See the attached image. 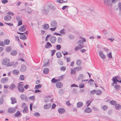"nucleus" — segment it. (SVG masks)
Listing matches in <instances>:
<instances>
[{
  "mask_svg": "<svg viewBox=\"0 0 121 121\" xmlns=\"http://www.w3.org/2000/svg\"><path fill=\"white\" fill-rule=\"evenodd\" d=\"M114 87L115 90L117 91H118L120 89V87L119 85H116L114 86Z\"/></svg>",
  "mask_w": 121,
  "mask_h": 121,
  "instance_id": "nucleus-35",
  "label": "nucleus"
},
{
  "mask_svg": "<svg viewBox=\"0 0 121 121\" xmlns=\"http://www.w3.org/2000/svg\"><path fill=\"white\" fill-rule=\"evenodd\" d=\"M17 51L15 50H14L10 52L11 54L13 56L16 55L17 54Z\"/></svg>",
  "mask_w": 121,
  "mask_h": 121,
  "instance_id": "nucleus-23",
  "label": "nucleus"
},
{
  "mask_svg": "<svg viewBox=\"0 0 121 121\" xmlns=\"http://www.w3.org/2000/svg\"><path fill=\"white\" fill-rule=\"evenodd\" d=\"M22 17L20 16H18L16 17V19L18 21L21 20Z\"/></svg>",
  "mask_w": 121,
  "mask_h": 121,
  "instance_id": "nucleus-47",
  "label": "nucleus"
},
{
  "mask_svg": "<svg viewBox=\"0 0 121 121\" xmlns=\"http://www.w3.org/2000/svg\"><path fill=\"white\" fill-rule=\"evenodd\" d=\"M65 29H63L60 31V33L61 35H64L65 34Z\"/></svg>",
  "mask_w": 121,
  "mask_h": 121,
  "instance_id": "nucleus-26",
  "label": "nucleus"
},
{
  "mask_svg": "<svg viewBox=\"0 0 121 121\" xmlns=\"http://www.w3.org/2000/svg\"><path fill=\"white\" fill-rule=\"evenodd\" d=\"M12 18V17L10 15H8L5 16L4 18V19L6 21L10 20Z\"/></svg>",
  "mask_w": 121,
  "mask_h": 121,
  "instance_id": "nucleus-8",
  "label": "nucleus"
},
{
  "mask_svg": "<svg viewBox=\"0 0 121 121\" xmlns=\"http://www.w3.org/2000/svg\"><path fill=\"white\" fill-rule=\"evenodd\" d=\"M56 87L58 88H61L63 86L62 84L60 82H57L56 84Z\"/></svg>",
  "mask_w": 121,
  "mask_h": 121,
  "instance_id": "nucleus-11",
  "label": "nucleus"
},
{
  "mask_svg": "<svg viewBox=\"0 0 121 121\" xmlns=\"http://www.w3.org/2000/svg\"><path fill=\"white\" fill-rule=\"evenodd\" d=\"M20 97L21 99L22 100H25L27 101L28 99L26 95L24 94H21L20 96Z\"/></svg>",
  "mask_w": 121,
  "mask_h": 121,
  "instance_id": "nucleus-7",
  "label": "nucleus"
},
{
  "mask_svg": "<svg viewBox=\"0 0 121 121\" xmlns=\"http://www.w3.org/2000/svg\"><path fill=\"white\" fill-rule=\"evenodd\" d=\"M99 54L100 57L103 59H104L105 58V56L103 53L102 51L99 52Z\"/></svg>",
  "mask_w": 121,
  "mask_h": 121,
  "instance_id": "nucleus-17",
  "label": "nucleus"
},
{
  "mask_svg": "<svg viewBox=\"0 0 121 121\" xmlns=\"http://www.w3.org/2000/svg\"><path fill=\"white\" fill-rule=\"evenodd\" d=\"M111 0H104V3L106 5L108 6H112V4L111 3Z\"/></svg>",
  "mask_w": 121,
  "mask_h": 121,
  "instance_id": "nucleus-5",
  "label": "nucleus"
},
{
  "mask_svg": "<svg viewBox=\"0 0 121 121\" xmlns=\"http://www.w3.org/2000/svg\"><path fill=\"white\" fill-rule=\"evenodd\" d=\"M26 66L24 65H22L21 66L20 70L21 72H23L26 71Z\"/></svg>",
  "mask_w": 121,
  "mask_h": 121,
  "instance_id": "nucleus-14",
  "label": "nucleus"
},
{
  "mask_svg": "<svg viewBox=\"0 0 121 121\" xmlns=\"http://www.w3.org/2000/svg\"><path fill=\"white\" fill-rule=\"evenodd\" d=\"M8 80V78L7 77L2 78L1 79V82L2 83H5L7 82Z\"/></svg>",
  "mask_w": 121,
  "mask_h": 121,
  "instance_id": "nucleus-10",
  "label": "nucleus"
},
{
  "mask_svg": "<svg viewBox=\"0 0 121 121\" xmlns=\"http://www.w3.org/2000/svg\"><path fill=\"white\" fill-rule=\"evenodd\" d=\"M21 115L20 112L19 111L17 112L15 114V117H20Z\"/></svg>",
  "mask_w": 121,
  "mask_h": 121,
  "instance_id": "nucleus-30",
  "label": "nucleus"
},
{
  "mask_svg": "<svg viewBox=\"0 0 121 121\" xmlns=\"http://www.w3.org/2000/svg\"><path fill=\"white\" fill-rule=\"evenodd\" d=\"M82 68V67L81 66H80L75 68L74 69H76L77 71H78L81 69Z\"/></svg>",
  "mask_w": 121,
  "mask_h": 121,
  "instance_id": "nucleus-52",
  "label": "nucleus"
},
{
  "mask_svg": "<svg viewBox=\"0 0 121 121\" xmlns=\"http://www.w3.org/2000/svg\"><path fill=\"white\" fill-rule=\"evenodd\" d=\"M76 64L78 65H80L81 63V62L80 61V60H78L76 61Z\"/></svg>",
  "mask_w": 121,
  "mask_h": 121,
  "instance_id": "nucleus-50",
  "label": "nucleus"
},
{
  "mask_svg": "<svg viewBox=\"0 0 121 121\" xmlns=\"http://www.w3.org/2000/svg\"><path fill=\"white\" fill-rule=\"evenodd\" d=\"M108 57L109 58H111L112 57L111 52H110L107 54Z\"/></svg>",
  "mask_w": 121,
  "mask_h": 121,
  "instance_id": "nucleus-53",
  "label": "nucleus"
},
{
  "mask_svg": "<svg viewBox=\"0 0 121 121\" xmlns=\"http://www.w3.org/2000/svg\"><path fill=\"white\" fill-rule=\"evenodd\" d=\"M60 69L61 71H64L66 69V68L65 67L63 66L60 67Z\"/></svg>",
  "mask_w": 121,
  "mask_h": 121,
  "instance_id": "nucleus-40",
  "label": "nucleus"
},
{
  "mask_svg": "<svg viewBox=\"0 0 121 121\" xmlns=\"http://www.w3.org/2000/svg\"><path fill=\"white\" fill-rule=\"evenodd\" d=\"M78 46L80 48H82L83 47V43L82 41L79 40L78 42Z\"/></svg>",
  "mask_w": 121,
  "mask_h": 121,
  "instance_id": "nucleus-9",
  "label": "nucleus"
},
{
  "mask_svg": "<svg viewBox=\"0 0 121 121\" xmlns=\"http://www.w3.org/2000/svg\"><path fill=\"white\" fill-rule=\"evenodd\" d=\"M26 30V26L23 25L21 26L18 29L19 31L22 32H24Z\"/></svg>",
  "mask_w": 121,
  "mask_h": 121,
  "instance_id": "nucleus-12",
  "label": "nucleus"
},
{
  "mask_svg": "<svg viewBox=\"0 0 121 121\" xmlns=\"http://www.w3.org/2000/svg\"><path fill=\"white\" fill-rule=\"evenodd\" d=\"M10 99L12 101L11 103L12 104H14L17 103V100L15 98L12 97Z\"/></svg>",
  "mask_w": 121,
  "mask_h": 121,
  "instance_id": "nucleus-21",
  "label": "nucleus"
},
{
  "mask_svg": "<svg viewBox=\"0 0 121 121\" xmlns=\"http://www.w3.org/2000/svg\"><path fill=\"white\" fill-rule=\"evenodd\" d=\"M49 27V25L47 24H45L42 26V27L43 29L46 30L48 29Z\"/></svg>",
  "mask_w": 121,
  "mask_h": 121,
  "instance_id": "nucleus-20",
  "label": "nucleus"
},
{
  "mask_svg": "<svg viewBox=\"0 0 121 121\" xmlns=\"http://www.w3.org/2000/svg\"><path fill=\"white\" fill-rule=\"evenodd\" d=\"M56 55L57 56V57L59 58L62 56L61 55V53L60 52H57L56 54Z\"/></svg>",
  "mask_w": 121,
  "mask_h": 121,
  "instance_id": "nucleus-36",
  "label": "nucleus"
},
{
  "mask_svg": "<svg viewBox=\"0 0 121 121\" xmlns=\"http://www.w3.org/2000/svg\"><path fill=\"white\" fill-rule=\"evenodd\" d=\"M50 40L52 43H55L56 40V38L55 36H52L50 38Z\"/></svg>",
  "mask_w": 121,
  "mask_h": 121,
  "instance_id": "nucleus-6",
  "label": "nucleus"
},
{
  "mask_svg": "<svg viewBox=\"0 0 121 121\" xmlns=\"http://www.w3.org/2000/svg\"><path fill=\"white\" fill-rule=\"evenodd\" d=\"M92 111V109L89 107L86 108L84 110L85 112L87 113H90Z\"/></svg>",
  "mask_w": 121,
  "mask_h": 121,
  "instance_id": "nucleus-16",
  "label": "nucleus"
},
{
  "mask_svg": "<svg viewBox=\"0 0 121 121\" xmlns=\"http://www.w3.org/2000/svg\"><path fill=\"white\" fill-rule=\"evenodd\" d=\"M52 46L51 44L49 42H47L45 45V47L47 48H48Z\"/></svg>",
  "mask_w": 121,
  "mask_h": 121,
  "instance_id": "nucleus-22",
  "label": "nucleus"
},
{
  "mask_svg": "<svg viewBox=\"0 0 121 121\" xmlns=\"http://www.w3.org/2000/svg\"><path fill=\"white\" fill-rule=\"evenodd\" d=\"M57 25V23L55 21H53L51 22V25L52 27H56Z\"/></svg>",
  "mask_w": 121,
  "mask_h": 121,
  "instance_id": "nucleus-13",
  "label": "nucleus"
},
{
  "mask_svg": "<svg viewBox=\"0 0 121 121\" xmlns=\"http://www.w3.org/2000/svg\"><path fill=\"white\" fill-rule=\"evenodd\" d=\"M64 91L61 89H60L58 91V93L59 94L61 95H62V94H63L64 93Z\"/></svg>",
  "mask_w": 121,
  "mask_h": 121,
  "instance_id": "nucleus-39",
  "label": "nucleus"
},
{
  "mask_svg": "<svg viewBox=\"0 0 121 121\" xmlns=\"http://www.w3.org/2000/svg\"><path fill=\"white\" fill-rule=\"evenodd\" d=\"M24 113H26L28 112V108L27 107H25L23 111Z\"/></svg>",
  "mask_w": 121,
  "mask_h": 121,
  "instance_id": "nucleus-42",
  "label": "nucleus"
},
{
  "mask_svg": "<svg viewBox=\"0 0 121 121\" xmlns=\"http://www.w3.org/2000/svg\"><path fill=\"white\" fill-rule=\"evenodd\" d=\"M17 33L21 35L20 36V39L23 40H25L26 39V37L25 35L23 34L24 33H22L19 32H17Z\"/></svg>",
  "mask_w": 121,
  "mask_h": 121,
  "instance_id": "nucleus-4",
  "label": "nucleus"
},
{
  "mask_svg": "<svg viewBox=\"0 0 121 121\" xmlns=\"http://www.w3.org/2000/svg\"><path fill=\"white\" fill-rule=\"evenodd\" d=\"M49 10V6H45L43 10V13L44 14H46Z\"/></svg>",
  "mask_w": 121,
  "mask_h": 121,
  "instance_id": "nucleus-3",
  "label": "nucleus"
},
{
  "mask_svg": "<svg viewBox=\"0 0 121 121\" xmlns=\"http://www.w3.org/2000/svg\"><path fill=\"white\" fill-rule=\"evenodd\" d=\"M108 108V106L106 105H103L102 107L103 109L104 110H105L107 109Z\"/></svg>",
  "mask_w": 121,
  "mask_h": 121,
  "instance_id": "nucleus-44",
  "label": "nucleus"
},
{
  "mask_svg": "<svg viewBox=\"0 0 121 121\" xmlns=\"http://www.w3.org/2000/svg\"><path fill=\"white\" fill-rule=\"evenodd\" d=\"M19 79L20 80H24V77L23 75H21Z\"/></svg>",
  "mask_w": 121,
  "mask_h": 121,
  "instance_id": "nucleus-51",
  "label": "nucleus"
},
{
  "mask_svg": "<svg viewBox=\"0 0 121 121\" xmlns=\"http://www.w3.org/2000/svg\"><path fill=\"white\" fill-rule=\"evenodd\" d=\"M43 72L45 74H48L49 72V69L48 68H45L43 70Z\"/></svg>",
  "mask_w": 121,
  "mask_h": 121,
  "instance_id": "nucleus-24",
  "label": "nucleus"
},
{
  "mask_svg": "<svg viewBox=\"0 0 121 121\" xmlns=\"http://www.w3.org/2000/svg\"><path fill=\"white\" fill-rule=\"evenodd\" d=\"M94 82V80L91 79H90L88 82V83L90 84V85H92L93 84V82Z\"/></svg>",
  "mask_w": 121,
  "mask_h": 121,
  "instance_id": "nucleus-49",
  "label": "nucleus"
},
{
  "mask_svg": "<svg viewBox=\"0 0 121 121\" xmlns=\"http://www.w3.org/2000/svg\"><path fill=\"white\" fill-rule=\"evenodd\" d=\"M118 5L120 11H121V3L120 2L119 3Z\"/></svg>",
  "mask_w": 121,
  "mask_h": 121,
  "instance_id": "nucleus-64",
  "label": "nucleus"
},
{
  "mask_svg": "<svg viewBox=\"0 0 121 121\" xmlns=\"http://www.w3.org/2000/svg\"><path fill=\"white\" fill-rule=\"evenodd\" d=\"M58 81V79H55V78H53L52 79L51 81V82L53 83H55L57 82Z\"/></svg>",
  "mask_w": 121,
  "mask_h": 121,
  "instance_id": "nucleus-48",
  "label": "nucleus"
},
{
  "mask_svg": "<svg viewBox=\"0 0 121 121\" xmlns=\"http://www.w3.org/2000/svg\"><path fill=\"white\" fill-rule=\"evenodd\" d=\"M17 106H16L14 108L12 107H9L8 109V112L10 113H12L15 112L16 111V109L17 108Z\"/></svg>",
  "mask_w": 121,
  "mask_h": 121,
  "instance_id": "nucleus-2",
  "label": "nucleus"
},
{
  "mask_svg": "<svg viewBox=\"0 0 121 121\" xmlns=\"http://www.w3.org/2000/svg\"><path fill=\"white\" fill-rule=\"evenodd\" d=\"M95 93L97 95H100L102 94L101 91L99 90H95Z\"/></svg>",
  "mask_w": 121,
  "mask_h": 121,
  "instance_id": "nucleus-27",
  "label": "nucleus"
},
{
  "mask_svg": "<svg viewBox=\"0 0 121 121\" xmlns=\"http://www.w3.org/2000/svg\"><path fill=\"white\" fill-rule=\"evenodd\" d=\"M56 52V50H52L51 51L52 56H53L54 55Z\"/></svg>",
  "mask_w": 121,
  "mask_h": 121,
  "instance_id": "nucleus-56",
  "label": "nucleus"
},
{
  "mask_svg": "<svg viewBox=\"0 0 121 121\" xmlns=\"http://www.w3.org/2000/svg\"><path fill=\"white\" fill-rule=\"evenodd\" d=\"M24 86L23 83V82H20L18 84V86L20 87H23Z\"/></svg>",
  "mask_w": 121,
  "mask_h": 121,
  "instance_id": "nucleus-58",
  "label": "nucleus"
},
{
  "mask_svg": "<svg viewBox=\"0 0 121 121\" xmlns=\"http://www.w3.org/2000/svg\"><path fill=\"white\" fill-rule=\"evenodd\" d=\"M18 64V62H17L14 64V63H13V67H15L16 66H17Z\"/></svg>",
  "mask_w": 121,
  "mask_h": 121,
  "instance_id": "nucleus-57",
  "label": "nucleus"
},
{
  "mask_svg": "<svg viewBox=\"0 0 121 121\" xmlns=\"http://www.w3.org/2000/svg\"><path fill=\"white\" fill-rule=\"evenodd\" d=\"M2 63L3 64L7 65V67H9L12 65L14 63V62H12L10 63L9 59H5L2 61Z\"/></svg>",
  "mask_w": 121,
  "mask_h": 121,
  "instance_id": "nucleus-1",
  "label": "nucleus"
},
{
  "mask_svg": "<svg viewBox=\"0 0 121 121\" xmlns=\"http://www.w3.org/2000/svg\"><path fill=\"white\" fill-rule=\"evenodd\" d=\"M62 52L64 56H65L66 55L68 54V52H65L64 51H62Z\"/></svg>",
  "mask_w": 121,
  "mask_h": 121,
  "instance_id": "nucleus-63",
  "label": "nucleus"
},
{
  "mask_svg": "<svg viewBox=\"0 0 121 121\" xmlns=\"http://www.w3.org/2000/svg\"><path fill=\"white\" fill-rule=\"evenodd\" d=\"M13 73L14 74L17 75L19 74V72L18 70L15 69L13 70Z\"/></svg>",
  "mask_w": 121,
  "mask_h": 121,
  "instance_id": "nucleus-29",
  "label": "nucleus"
},
{
  "mask_svg": "<svg viewBox=\"0 0 121 121\" xmlns=\"http://www.w3.org/2000/svg\"><path fill=\"white\" fill-rule=\"evenodd\" d=\"M112 80L113 81V82L114 84H117V83L116 82V81L114 78L113 77Z\"/></svg>",
  "mask_w": 121,
  "mask_h": 121,
  "instance_id": "nucleus-60",
  "label": "nucleus"
},
{
  "mask_svg": "<svg viewBox=\"0 0 121 121\" xmlns=\"http://www.w3.org/2000/svg\"><path fill=\"white\" fill-rule=\"evenodd\" d=\"M51 106V104L49 103L48 104H46L44 106V108L45 109H47L50 108Z\"/></svg>",
  "mask_w": 121,
  "mask_h": 121,
  "instance_id": "nucleus-18",
  "label": "nucleus"
},
{
  "mask_svg": "<svg viewBox=\"0 0 121 121\" xmlns=\"http://www.w3.org/2000/svg\"><path fill=\"white\" fill-rule=\"evenodd\" d=\"M84 78V76L82 74H81L79 75L78 78H77V80H79L80 79H82Z\"/></svg>",
  "mask_w": 121,
  "mask_h": 121,
  "instance_id": "nucleus-33",
  "label": "nucleus"
},
{
  "mask_svg": "<svg viewBox=\"0 0 121 121\" xmlns=\"http://www.w3.org/2000/svg\"><path fill=\"white\" fill-rule=\"evenodd\" d=\"M42 85L41 84H39L38 85H35V89H38L41 87Z\"/></svg>",
  "mask_w": 121,
  "mask_h": 121,
  "instance_id": "nucleus-37",
  "label": "nucleus"
},
{
  "mask_svg": "<svg viewBox=\"0 0 121 121\" xmlns=\"http://www.w3.org/2000/svg\"><path fill=\"white\" fill-rule=\"evenodd\" d=\"M115 107L117 110H119L121 108V106L120 105L117 104L115 105Z\"/></svg>",
  "mask_w": 121,
  "mask_h": 121,
  "instance_id": "nucleus-31",
  "label": "nucleus"
},
{
  "mask_svg": "<svg viewBox=\"0 0 121 121\" xmlns=\"http://www.w3.org/2000/svg\"><path fill=\"white\" fill-rule=\"evenodd\" d=\"M61 48V46L60 45H57L56 46V49L57 50H59Z\"/></svg>",
  "mask_w": 121,
  "mask_h": 121,
  "instance_id": "nucleus-61",
  "label": "nucleus"
},
{
  "mask_svg": "<svg viewBox=\"0 0 121 121\" xmlns=\"http://www.w3.org/2000/svg\"><path fill=\"white\" fill-rule=\"evenodd\" d=\"M58 42L61 43L62 41V38L60 37H58Z\"/></svg>",
  "mask_w": 121,
  "mask_h": 121,
  "instance_id": "nucleus-62",
  "label": "nucleus"
},
{
  "mask_svg": "<svg viewBox=\"0 0 121 121\" xmlns=\"http://www.w3.org/2000/svg\"><path fill=\"white\" fill-rule=\"evenodd\" d=\"M110 103L112 105H115L117 104L116 102L114 100H112L110 101Z\"/></svg>",
  "mask_w": 121,
  "mask_h": 121,
  "instance_id": "nucleus-38",
  "label": "nucleus"
},
{
  "mask_svg": "<svg viewBox=\"0 0 121 121\" xmlns=\"http://www.w3.org/2000/svg\"><path fill=\"white\" fill-rule=\"evenodd\" d=\"M11 47H8L7 48H6V52H10L11 50Z\"/></svg>",
  "mask_w": 121,
  "mask_h": 121,
  "instance_id": "nucleus-43",
  "label": "nucleus"
},
{
  "mask_svg": "<svg viewBox=\"0 0 121 121\" xmlns=\"http://www.w3.org/2000/svg\"><path fill=\"white\" fill-rule=\"evenodd\" d=\"M114 78L118 82L121 83V79L120 77L117 76L115 77Z\"/></svg>",
  "mask_w": 121,
  "mask_h": 121,
  "instance_id": "nucleus-25",
  "label": "nucleus"
},
{
  "mask_svg": "<svg viewBox=\"0 0 121 121\" xmlns=\"http://www.w3.org/2000/svg\"><path fill=\"white\" fill-rule=\"evenodd\" d=\"M59 113L62 114L65 112V110L63 108H60L58 110Z\"/></svg>",
  "mask_w": 121,
  "mask_h": 121,
  "instance_id": "nucleus-15",
  "label": "nucleus"
},
{
  "mask_svg": "<svg viewBox=\"0 0 121 121\" xmlns=\"http://www.w3.org/2000/svg\"><path fill=\"white\" fill-rule=\"evenodd\" d=\"M95 93V90H94L93 91H90V93L92 95H94Z\"/></svg>",
  "mask_w": 121,
  "mask_h": 121,
  "instance_id": "nucleus-55",
  "label": "nucleus"
},
{
  "mask_svg": "<svg viewBox=\"0 0 121 121\" xmlns=\"http://www.w3.org/2000/svg\"><path fill=\"white\" fill-rule=\"evenodd\" d=\"M1 98H0V105H2L3 103L4 100L3 97L2 96Z\"/></svg>",
  "mask_w": 121,
  "mask_h": 121,
  "instance_id": "nucleus-41",
  "label": "nucleus"
},
{
  "mask_svg": "<svg viewBox=\"0 0 121 121\" xmlns=\"http://www.w3.org/2000/svg\"><path fill=\"white\" fill-rule=\"evenodd\" d=\"M16 87V86L15 84H12L10 85L9 88L12 90L15 88Z\"/></svg>",
  "mask_w": 121,
  "mask_h": 121,
  "instance_id": "nucleus-32",
  "label": "nucleus"
},
{
  "mask_svg": "<svg viewBox=\"0 0 121 121\" xmlns=\"http://www.w3.org/2000/svg\"><path fill=\"white\" fill-rule=\"evenodd\" d=\"M35 98V96H30L28 97L29 99L30 100H34Z\"/></svg>",
  "mask_w": 121,
  "mask_h": 121,
  "instance_id": "nucleus-46",
  "label": "nucleus"
},
{
  "mask_svg": "<svg viewBox=\"0 0 121 121\" xmlns=\"http://www.w3.org/2000/svg\"><path fill=\"white\" fill-rule=\"evenodd\" d=\"M83 105V104L82 102H79L77 103V107L80 108Z\"/></svg>",
  "mask_w": 121,
  "mask_h": 121,
  "instance_id": "nucleus-28",
  "label": "nucleus"
},
{
  "mask_svg": "<svg viewBox=\"0 0 121 121\" xmlns=\"http://www.w3.org/2000/svg\"><path fill=\"white\" fill-rule=\"evenodd\" d=\"M71 74H75L76 73V70L75 69H71Z\"/></svg>",
  "mask_w": 121,
  "mask_h": 121,
  "instance_id": "nucleus-45",
  "label": "nucleus"
},
{
  "mask_svg": "<svg viewBox=\"0 0 121 121\" xmlns=\"http://www.w3.org/2000/svg\"><path fill=\"white\" fill-rule=\"evenodd\" d=\"M18 22V26H20L22 24V20L19 21Z\"/></svg>",
  "mask_w": 121,
  "mask_h": 121,
  "instance_id": "nucleus-59",
  "label": "nucleus"
},
{
  "mask_svg": "<svg viewBox=\"0 0 121 121\" xmlns=\"http://www.w3.org/2000/svg\"><path fill=\"white\" fill-rule=\"evenodd\" d=\"M17 87L18 89V91L20 92L23 93L24 92V89L23 87H20L19 86H18Z\"/></svg>",
  "mask_w": 121,
  "mask_h": 121,
  "instance_id": "nucleus-19",
  "label": "nucleus"
},
{
  "mask_svg": "<svg viewBox=\"0 0 121 121\" xmlns=\"http://www.w3.org/2000/svg\"><path fill=\"white\" fill-rule=\"evenodd\" d=\"M10 41L8 39H6L4 40V43L6 45H8Z\"/></svg>",
  "mask_w": 121,
  "mask_h": 121,
  "instance_id": "nucleus-34",
  "label": "nucleus"
},
{
  "mask_svg": "<svg viewBox=\"0 0 121 121\" xmlns=\"http://www.w3.org/2000/svg\"><path fill=\"white\" fill-rule=\"evenodd\" d=\"M56 2L60 3H64V1L63 0H58L56 1Z\"/></svg>",
  "mask_w": 121,
  "mask_h": 121,
  "instance_id": "nucleus-54",
  "label": "nucleus"
}]
</instances>
